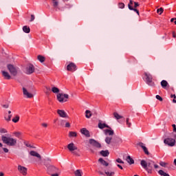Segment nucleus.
Returning <instances> with one entry per match:
<instances>
[{"label": "nucleus", "instance_id": "dca6fc26", "mask_svg": "<svg viewBox=\"0 0 176 176\" xmlns=\"http://www.w3.org/2000/svg\"><path fill=\"white\" fill-rule=\"evenodd\" d=\"M58 115L60 116V118H68V114L64 111V110H60L58 109L57 111Z\"/></svg>", "mask_w": 176, "mask_h": 176}, {"label": "nucleus", "instance_id": "4c0bfd02", "mask_svg": "<svg viewBox=\"0 0 176 176\" xmlns=\"http://www.w3.org/2000/svg\"><path fill=\"white\" fill-rule=\"evenodd\" d=\"M76 132L70 131L69 133V137H76Z\"/></svg>", "mask_w": 176, "mask_h": 176}, {"label": "nucleus", "instance_id": "cd10ccee", "mask_svg": "<svg viewBox=\"0 0 176 176\" xmlns=\"http://www.w3.org/2000/svg\"><path fill=\"white\" fill-rule=\"evenodd\" d=\"M4 118L7 122H10V120H12V114H8V116L6 114Z\"/></svg>", "mask_w": 176, "mask_h": 176}, {"label": "nucleus", "instance_id": "b1692460", "mask_svg": "<svg viewBox=\"0 0 176 176\" xmlns=\"http://www.w3.org/2000/svg\"><path fill=\"white\" fill-rule=\"evenodd\" d=\"M126 161L127 163H129V164H134V160H133L130 155L126 157Z\"/></svg>", "mask_w": 176, "mask_h": 176}, {"label": "nucleus", "instance_id": "864d4df0", "mask_svg": "<svg viewBox=\"0 0 176 176\" xmlns=\"http://www.w3.org/2000/svg\"><path fill=\"white\" fill-rule=\"evenodd\" d=\"M65 127H71V124H69V122H65Z\"/></svg>", "mask_w": 176, "mask_h": 176}, {"label": "nucleus", "instance_id": "c03bdc74", "mask_svg": "<svg viewBox=\"0 0 176 176\" xmlns=\"http://www.w3.org/2000/svg\"><path fill=\"white\" fill-rule=\"evenodd\" d=\"M0 133H1V134H5V133H8V131H6V129H0Z\"/></svg>", "mask_w": 176, "mask_h": 176}, {"label": "nucleus", "instance_id": "a18cd8bd", "mask_svg": "<svg viewBox=\"0 0 176 176\" xmlns=\"http://www.w3.org/2000/svg\"><path fill=\"white\" fill-rule=\"evenodd\" d=\"M117 163H120L121 164H123L124 163V162H123V160H122L120 158H118L116 160Z\"/></svg>", "mask_w": 176, "mask_h": 176}, {"label": "nucleus", "instance_id": "49530a36", "mask_svg": "<svg viewBox=\"0 0 176 176\" xmlns=\"http://www.w3.org/2000/svg\"><path fill=\"white\" fill-rule=\"evenodd\" d=\"M155 98H157V100H159V101H163V98H162L160 96L157 95L155 96Z\"/></svg>", "mask_w": 176, "mask_h": 176}, {"label": "nucleus", "instance_id": "79ce46f5", "mask_svg": "<svg viewBox=\"0 0 176 176\" xmlns=\"http://www.w3.org/2000/svg\"><path fill=\"white\" fill-rule=\"evenodd\" d=\"M168 164L164 162H160V166H161L162 167H166V166Z\"/></svg>", "mask_w": 176, "mask_h": 176}, {"label": "nucleus", "instance_id": "20e7f679", "mask_svg": "<svg viewBox=\"0 0 176 176\" xmlns=\"http://www.w3.org/2000/svg\"><path fill=\"white\" fill-rule=\"evenodd\" d=\"M144 82H146V85L153 87L155 86V82H153V77L152 74L148 72H144Z\"/></svg>", "mask_w": 176, "mask_h": 176}, {"label": "nucleus", "instance_id": "a878e982", "mask_svg": "<svg viewBox=\"0 0 176 176\" xmlns=\"http://www.w3.org/2000/svg\"><path fill=\"white\" fill-rule=\"evenodd\" d=\"M23 32H25V34H30L31 29H30V27L25 25L23 27Z\"/></svg>", "mask_w": 176, "mask_h": 176}, {"label": "nucleus", "instance_id": "1a4fd4ad", "mask_svg": "<svg viewBox=\"0 0 176 176\" xmlns=\"http://www.w3.org/2000/svg\"><path fill=\"white\" fill-rule=\"evenodd\" d=\"M89 142L90 145H92V146H95V148H100L101 144H100L98 142H97L94 139H89Z\"/></svg>", "mask_w": 176, "mask_h": 176}, {"label": "nucleus", "instance_id": "2eb2a0df", "mask_svg": "<svg viewBox=\"0 0 176 176\" xmlns=\"http://www.w3.org/2000/svg\"><path fill=\"white\" fill-rule=\"evenodd\" d=\"M67 149H69L70 152H74V151L78 149V147H76L74 143H70L67 145Z\"/></svg>", "mask_w": 176, "mask_h": 176}, {"label": "nucleus", "instance_id": "bb28decb", "mask_svg": "<svg viewBox=\"0 0 176 176\" xmlns=\"http://www.w3.org/2000/svg\"><path fill=\"white\" fill-rule=\"evenodd\" d=\"M91 111L89 110L85 111V118H87V119H90L91 118Z\"/></svg>", "mask_w": 176, "mask_h": 176}, {"label": "nucleus", "instance_id": "8fccbe9b", "mask_svg": "<svg viewBox=\"0 0 176 176\" xmlns=\"http://www.w3.org/2000/svg\"><path fill=\"white\" fill-rule=\"evenodd\" d=\"M140 6V3L138 2H134V8L133 9H137L136 8H138Z\"/></svg>", "mask_w": 176, "mask_h": 176}, {"label": "nucleus", "instance_id": "4be33fe9", "mask_svg": "<svg viewBox=\"0 0 176 176\" xmlns=\"http://www.w3.org/2000/svg\"><path fill=\"white\" fill-rule=\"evenodd\" d=\"M98 127H99V129H100L101 130H102V129H105V127L107 129H109V126H108L107 124H102L101 122L98 123Z\"/></svg>", "mask_w": 176, "mask_h": 176}, {"label": "nucleus", "instance_id": "4468645a", "mask_svg": "<svg viewBox=\"0 0 176 176\" xmlns=\"http://www.w3.org/2000/svg\"><path fill=\"white\" fill-rule=\"evenodd\" d=\"M23 96H25L27 98H32V97H34V95H32V94H30L25 87L23 88Z\"/></svg>", "mask_w": 176, "mask_h": 176}, {"label": "nucleus", "instance_id": "6ab92c4d", "mask_svg": "<svg viewBox=\"0 0 176 176\" xmlns=\"http://www.w3.org/2000/svg\"><path fill=\"white\" fill-rule=\"evenodd\" d=\"M1 74L3 76V78L8 80L12 78V76H10V74H9V72H8L1 71Z\"/></svg>", "mask_w": 176, "mask_h": 176}, {"label": "nucleus", "instance_id": "a19ab883", "mask_svg": "<svg viewBox=\"0 0 176 176\" xmlns=\"http://www.w3.org/2000/svg\"><path fill=\"white\" fill-rule=\"evenodd\" d=\"M118 8L120 9H124V4L123 3H118Z\"/></svg>", "mask_w": 176, "mask_h": 176}, {"label": "nucleus", "instance_id": "37998d69", "mask_svg": "<svg viewBox=\"0 0 176 176\" xmlns=\"http://www.w3.org/2000/svg\"><path fill=\"white\" fill-rule=\"evenodd\" d=\"M129 119L126 118V124H127L128 127H131V122H129Z\"/></svg>", "mask_w": 176, "mask_h": 176}, {"label": "nucleus", "instance_id": "c9c22d12", "mask_svg": "<svg viewBox=\"0 0 176 176\" xmlns=\"http://www.w3.org/2000/svg\"><path fill=\"white\" fill-rule=\"evenodd\" d=\"M111 141H112V138L111 137H107L105 139V142L106 144H108V145H109V144H111Z\"/></svg>", "mask_w": 176, "mask_h": 176}, {"label": "nucleus", "instance_id": "f3484780", "mask_svg": "<svg viewBox=\"0 0 176 176\" xmlns=\"http://www.w3.org/2000/svg\"><path fill=\"white\" fill-rule=\"evenodd\" d=\"M80 133L81 134H83V135H85V137H90V132L86 128H82L80 130Z\"/></svg>", "mask_w": 176, "mask_h": 176}, {"label": "nucleus", "instance_id": "774afa93", "mask_svg": "<svg viewBox=\"0 0 176 176\" xmlns=\"http://www.w3.org/2000/svg\"><path fill=\"white\" fill-rule=\"evenodd\" d=\"M174 23L176 25V19H175Z\"/></svg>", "mask_w": 176, "mask_h": 176}, {"label": "nucleus", "instance_id": "680f3d73", "mask_svg": "<svg viewBox=\"0 0 176 176\" xmlns=\"http://www.w3.org/2000/svg\"><path fill=\"white\" fill-rule=\"evenodd\" d=\"M175 19H176V18H172V19H170V22H171V23H174V21H175Z\"/></svg>", "mask_w": 176, "mask_h": 176}, {"label": "nucleus", "instance_id": "9d476101", "mask_svg": "<svg viewBox=\"0 0 176 176\" xmlns=\"http://www.w3.org/2000/svg\"><path fill=\"white\" fill-rule=\"evenodd\" d=\"M67 71H70V72H75V70L76 69V65L74 63H71L67 66Z\"/></svg>", "mask_w": 176, "mask_h": 176}, {"label": "nucleus", "instance_id": "423d86ee", "mask_svg": "<svg viewBox=\"0 0 176 176\" xmlns=\"http://www.w3.org/2000/svg\"><path fill=\"white\" fill-rule=\"evenodd\" d=\"M69 96L67 94H58L57 95V100L59 102H67V99L64 98H69Z\"/></svg>", "mask_w": 176, "mask_h": 176}, {"label": "nucleus", "instance_id": "c85d7f7f", "mask_svg": "<svg viewBox=\"0 0 176 176\" xmlns=\"http://www.w3.org/2000/svg\"><path fill=\"white\" fill-rule=\"evenodd\" d=\"M158 174L161 176H170L168 173H166L163 170H160Z\"/></svg>", "mask_w": 176, "mask_h": 176}, {"label": "nucleus", "instance_id": "7ed1b4c3", "mask_svg": "<svg viewBox=\"0 0 176 176\" xmlns=\"http://www.w3.org/2000/svg\"><path fill=\"white\" fill-rule=\"evenodd\" d=\"M1 140L3 144H6V145H9V146H15L17 144V140L13 138H8L5 135H2Z\"/></svg>", "mask_w": 176, "mask_h": 176}, {"label": "nucleus", "instance_id": "ddd939ff", "mask_svg": "<svg viewBox=\"0 0 176 176\" xmlns=\"http://www.w3.org/2000/svg\"><path fill=\"white\" fill-rule=\"evenodd\" d=\"M35 71V67H34V65H30L27 68V74L28 75H31V74H34Z\"/></svg>", "mask_w": 176, "mask_h": 176}, {"label": "nucleus", "instance_id": "393cba45", "mask_svg": "<svg viewBox=\"0 0 176 176\" xmlns=\"http://www.w3.org/2000/svg\"><path fill=\"white\" fill-rule=\"evenodd\" d=\"M161 86L163 89H166L168 86V82L166 80L161 81Z\"/></svg>", "mask_w": 176, "mask_h": 176}, {"label": "nucleus", "instance_id": "052dcab7", "mask_svg": "<svg viewBox=\"0 0 176 176\" xmlns=\"http://www.w3.org/2000/svg\"><path fill=\"white\" fill-rule=\"evenodd\" d=\"M42 126H43V127H47V124H46V123H43V124H42Z\"/></svg>", "mask_w": 176, "mask_h": 176}, {"label": "nucleus", "instance_id": "6e6d98bb", "mask_svg": "<svg viewBox=\"0 0 176 176\" xmlns=\"http://www.w3.org/2000/svg\"><path fill=\"white\" fill-rule=\"evenodd\" d=\"M3 151L5 152V153H8V152H9V149L6 148H3Z\"/></svg>", "mask_w": 176, "mask_h": 176}, {"label": "nucleus", "instance_id": "2f4dec72", "mask_svg": "<svg viewBox=\"0 0 176 176\" xmlns=\"http://www.w3.org/2000/svg\"><path fill=\"white\" fill-rule=\"evenodd\" d=\"M37 58H38V61H40V63H45V58L43 56L38 55L37 56Z\"/></svg>", "mask_w": 176, "mask_h": 176}, {"label": "nucleus", "instance_id": "473e14b6", "mask_svg": "<svg viewBox=\"0 0 176 176\" xmlns=\"http://www.w3.org/2000/svg\"><path fill=\"white\" fill-rule=\"evenodd\" d=\"M74 174L76 176H82V173L81 170L78 169L74 172Z\"/></svg>", "mask_w": 176, "mask_h": 176}, {"label": "nucleus", "instance_id": "603ef678", "mask_svg": "<svg viewBox=\"0 0 176 176\" xmlns=\"http://www.w3.org/2000/svg\"><path fill=\"white\" fill-rule=\"evenodd\" d=\"M3 108H5L6 109L9 108V104H2Z\"/></svg>", "mask_w": 176, "mask_h": 176}, {"label": "nucleus", "instance_id": "9b49d317", "mask_svg": "<svg viewBox=\"0 0 176 176\" xmlns=\"http://www.w3.org/2000/svg\"><path fill=\"white\" fill-rule=\"evenodd\" d=\"M134 3V1L133 0H130L129 1V3L128 4V8L129 9V10H133V12H135L137 13V14H138V16H140V11H138V10H137L136 8H133V6H131V5H133Z\"/></svg>", "mask_w": 176, "mask_h": 176}, {"label": "nucleus", "instance_id": "f03ea898", "mask_svg": "<svg viewBox=\"0 0 176 176\" xmlns=\"http://www.w3.org/2000/svg\"><path fill=\"white\" fill-rule=\"evenodd\" d=\"M140 166H142V167L144 168V170H146V171H152L155 166V162L151 160H148L147 161H145V160H142L140 162Z\"/></svg>", "mask_w": 176, "mask_h": 176}, {"label": "nucleus", "instance_id": "aec40b11", "mask_svg": "<svg viewBox=\"0 0 176 176\" xmlns=\"http://www.w3.org/2000/svg\"><path fill=\"white\" fill-rule=\"evenodd\" d=\"M139 146H140V148H142L144 152V153H146V155H149V151H148V148H146V146H145L144 145V143L140 142L139 143Z\"/></svg>", "mask_w": 176, "mask_h": 176}, {"label": "nucleus", "instance_id": "13d9d810", "mask_svg": "<svg viewBox=\"0 0 176 176\" xmlns=\"http://www.w3.org/2000/svg\"><path fill=\"white\" fill-rule=\"evenodd\" d=\"M51 176H58V173H55V174L51 173L50 174Z\"/></svg>", "mask_w": 176, "mask_h": 176}, {"label": "nucleus", "instance_id": "09e8293b", "mask_svg": "<svg viewBox=\"0 0 176 176\" xmlns=\"http://www.w3.org/2000/svg\"><path fill=\"white\" fill-rule=\"evenodd\" d=\"M14 135H15V137H20V135H21V133H20V132H14Z\"/></svg>", "mask_w": 176, "mask_h": 176}, {"label": "nucleus", "instance_id": "0e129e2a", "mask_svg": "<svg viewBox=\"0 0 176 176\" xmlns=\"http://www.w3.org/2000/svg\"><path fill=\"white\" fill-rule=\"evenodd\" d=\"M170 97H171V98H175V99L176 98L175 94L171 95Z\"/></svg>", "mask_w": 176, "mask_h": 176}, {"label": "nucleus", "instance_id": "f704fd0d", "mask_svg": "<svg viewBox=\"0 0 176 176\" xmlns=\"http://www.w3.org/2000/svg\"><path fill=\"white\" fill-rule=\"evenodd\" d=\"M105 133H106V134H109V135H113V134H114L113 131L109 130V129H106Z\"/></svg>", "mask_w": 176, "mask_h": 176}, {"label": "nucleus", "instance_id": "0eeeda50", "mask_svg": "<svg viewBox=\"0 0 176 176\" xmlns=\"http://www.w3.org/2000/svg\"><path fill=\"white\" fill-rule=\"evenodd\" d=\"M164 142L169 146H174L175 145V139L168 138L164 140Z\"/></svg>", "mask_w": 176, "mask_h": 176}, {"label": "nucleus", "instance_id": "338daca9", "mask_svg": "<svg viewBox=\"0 0 176 176\" xmlns=\"http://www.w3.org/2000/svg\"><path fill=\"white\" fill-rule=\"evenodd\" d=\"M173 102H174L175 104L176 103V100H175V98H174V99L173 100Z\"/></svg>", "mask_w": 176, "mask_h": 176}, {"label": "nucleus", "instance_id": "f257e3e1", "mask_svg": "<svg viewBox=\"0 0 176 176\" xmlns=\"http://www.w3.org/2000/svg\"><path fill=\"white\" fill-rule=\"evenodd\" d=\"M52 160L49 157L44 159V166H45L47 168V174H53L54 173H57L58 171V168L54 165L50 164Z\"/></svg>", "mask_w": 176, "mask_h": 176}, {"label": "nucleus", "instance_id": "e433bc0d", "mask_svg": "<svg viewBox=\"0 0 176 176\" xmlns=\"http://www.w3.org/2000/svg\"><path fill=\"white\" fill-rule=\"evenodd\" d=\"M19 120H20V116H16L15 118H14L12 121L14 122V123H17V122H19Z\"/></svg>", "mask_w": 176, "mask_h": 176}, {"label": "nucleus", "instance_id": "a211bd4d", "mask_svg": "<svg viewBox=\"0 0 176 176\" xmlns=\"http://www.w3.org/2000/svg\"><path fill=\"white\" fill-rule=\"evenodd\" d=\"M30 155L31 156H34V157H37L38 159H39V160H41V159H42V157L41 156V155L39 153H38L36 151H31L30 152Z\"/></svg>", "mask_w": 176, "mask_h": 176}, {"label": "nucleus", "instance_id": "5701e85b", "mask_svg": "<svg viewBox=\"0 0 176 176\" xmlns=\"http://www.w3.org/2000/svg\"><path fill=\"white\" fill-rule=\"evenodd\" d=\"M100 155L103 156L104 157H107L109 156V151L108 150L106 151H100Z\"/></svg>", "mask_w": 176, "mask_h": 176}, {"label": "nucleus", "instance_id": "4d7b16f0", "mask_svg": "<svg viewBox=\"0 0 176 176\" xmlns=\"http://www.w3.org/2000/svg\"><path fill=\"white\" fill-rule=\"evenodd\" d=\"M117 142H122V139L119 138H116Z\"/></svg>", "mask_w": 176, "mask_h": 176}, {"label": "nucleus", "instance_id": "f8f14e48", "mask_svg": "<svg viewBox=\"0 0 176 176\" xmlns=\"http://www.w3.org/2000/svg\"><path fill=\"white\" fill-rule=\"evenodd\" d=\"M18 170L20 171L21 174H23V175H25L27 174V168L21 166V165L18 166Z\"/></svg>", "mask_w": 176, "mask_h": 176}, {"label": "nucleus", "instance_id": "6e6552de", "mask_svg": "<svg viewBox=\"0 0 176 176\" xmlns=\"http://www.w3.org/2000/svg\"><path fill=\"white\" fill-rule=\"evenodd\" d=\"M98 173L100 175H107V176H114L115 172L109 171L108 170H104V173L101 171V168H99Z\"/></svg>", "mask_w": 176, "mask_h": 176}, {"label": "nucleus", "instance_id": "de8ad7c7", "mask_svg": "<svg viewBox=\"0 0 176 176\" xmlns=\"http://www.w3.org/2000/svg\"><path fill=\"white\" fill-rule=\"evenodd\" d=\"M66 123V121L65 120H61L60 122V126H64V124H65Z\"/></svg>", "mask_w": 176, "mask_h": 176}, {"label": "nucleus", "instance_id": "5fc2aeb1", "mask_svg": "<svg viewBox=\"0 0 176 176\" xmlns=\"http://www.w3.org/2000/svg\"><path fill=\"white\" fill-rule=\"evenodd\" d=\"M172 126H173V131H174V133H176V125L173 124L172 125Z\"/></svg>", "mask_w": 176, "mask_h": 176}, {"label": "nucleus", "instance_id": "3c124183", "mask_svg": "<svg viewBox=\"0 0 176 176\" xmlns=\"http://www.w3.org/2000/svg\"><path fill=\"white\" fill-rule=\"evenodd\" d=\"M34 20H35V15L32 14V15H31V19H30V21H34Z\"/></svg>", "mask_w": 176, "mask_h": 176}, {"label": "nucleus", "instance_id": "c756f323", "mask_svg": "<svg viewBox=\"0 0 176 176\" xmlns=\"http://www.w3.org/2000/svg\"><path fill=\"white\" fill-rule=\"evenodd\" d=\"M158 174L161 176H170L168 173H166L163 170H160Z\"/></svg>", "mask_w": 176, "mask_h": 176}, {"label": "nucleus", "instance_id": "58836bf2", "mask_svg": "<svg viewBox=\"0 0 176 176\" xmlns=\"http://www.w3.org/2000/svg\"><path fill=\"white\" fill-rule=\"evenodd\" d=\"M52 4H53L54 8H58V1H57L56 0L53 1Z\"/></svg>", "mask_w": 176, "mask_h": 176}, {"label": "nucleus", "instance_id": "ea45409f", "mask_svg": "<svg viewBox=\"0 0 176 176\" xmlns=\"http://www.w3.org/2000/svg\"><path fill=\"white\" fill-rule=\"evenodd\" d=\"M164 11V9H163V8H160L157 10V13H159V14H162V13H163Z\"/></svg>", "mask_w": 176, "mask_h": 176}, {"label": "nucleus", "instance_id": "39448f33", "mask_svg": "<svg viewBox=\"0 0 176 176\" xmlns=\"http://www.w3.org/2000/svg\"><path fill=\"white\" fill-rule=\"evenodd\" d=\"M7 68L12 76H16L17 75V67H14V65L8 64L7 65Z\"/></svg>", "mask_w": 176, "mask_h": 176}, {"label": "nucleus", "instance_id": "72a5a7b5", "mask_svg": "<svg viewBox=\"0 0 176 176\" xmlns=\"http://www.w3.org/2000/svg\"><path fill=\"white\" fill-rule=\"evenodd\" d=\"M52 91L55 93V94H58V93H60V89H58V88H57L56 87H53L52 88Z\"/></svg>", "mask_w": 176, "mask_h": 176}, {"label": "nucleus", "instance_id": "bf43d9fd", "mask_svg": "<svg viewBox=\"0 0 176 176\" xmlns=\"http://www.w3.org/2000/svg\"><path fill=\"white\" fill-rule=\"evenodd\" d=\"M117 166L120 168V170H123V167L121 166L120 164H117Z\"/></svg>", "mask_w": 176, "mask_h": 176}, {"label": "nucleus", "instance_id": "e2e57ef3", "mask_svg": "<svg viewBox=\"0 0 176 176\" xmlns=\"http://www.w3.org/2000/svg\"><path fill=\"white\" fill-rule=\"evenodd\" d=\"M154 168H159V165L154 164Z\"/></svg>", "mask_w": 176, "mask_h": 176}, {"label": "nucleus", "instance_id": "412c9836", "mask_svg": "<svg viewBox=\"0 0 176 176\" xmlns=\"http://www.w3.org/2000/svg\"><path fill=\"white\" fill-rule=\"evenodd\" d=\"M98 162L99 163H100V164L104 166L105 167H108V166H109V164L104 160V159L102 158H99Z\"/></svg>", "mask_w": 176, "mask_h": 176}, {"label": "nucleus", "instance_id": "7c9ffc66", "mask_svg": "<svg viewBox=\"0 0 176 176\" xmlns=\"http://www.w3.org/2000/svg\"><path fill=\"white\" fill-rule=\"evenodd\" d=\"M113 116L117 120H119V119H122V118H123V116L119 115V113L117 112L113 113Z\"/></svg>", "mask_w": 176, "mask_h": 176}, {"label": "nucleus", "instance_id": "69168bd1", "mask_svg": "<svg viewBox=\"0 0 176 176\" xmlns=\"http://www.w3.org/2000/svg\"><path fill=\"white\" fill-rule=\"evenodd\" d=\"M3 175H4L3 173L1 172L0 173V176H3Z\"/></svg>", "mask_w": 176, "mask_h": 176}]
</instances>
